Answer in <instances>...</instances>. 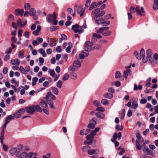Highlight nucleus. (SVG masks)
Segmentation results:
<instances>
[{"instance_id":"obj_1","label":"nucleus","mask_w":158,"mask_h":158,"mask_svg":"<svg viewBox=\"0 0 158 158\" xmlns=\"http://www.w3.org/2000/svg\"><path fill=\"white\" fill-rule=\"evenodd\" d=\"M74 10L77 11L78 14H81L80 15L81 17L83 15L85 9H83L82 6H78L77 5H76L74 6Z\"/></svg>"},{"instance_id":"obj_2","label":"nucleus","mask_w":158,"mask_h":158,"mask_svg":"<svg viewBox=\"0 0 158 158\" xmlns=\"http://www.w3.org/2000/svg\"><path fill=\"white\" fill-rule=\"evenodd\" d=\"M93 45V43L90 41H87L85 42V51H90L92 49V46Z\"/></svg>"},{"instance_id":"obj_3","label":"nucleus","mask_w":158,"mask_h":158,"mask_svg":"<svg viewBox=\"0 0 158 158\" xmlns=\"http://www.w3.org/2000/svg\"><path fill=\"white\" fill-rule=\"evenodd\" d=\"M28 153L27 154L26 152H23L21 154H19V153L17 152L16 154V156L21 158H28Z\"/></svg>"},{"instance_id":"obj_4","label":"nucleus","mask_w":158,"mask_h":158,"mask_svg":"<svg viewBox=\"0 0 158 158\" xmlns=\"http://www.w3.org/2000/svg\"><path fill=\"white\" fill-rule=\"evenodd\" d=\"M132 73V72L130 69H127L123 72V76L126 79L127 78L128 76L130 75Z\"/></svg>"},{"instance_id":"obj_5","label":"nucleus","mask_w":158,"mask_h":158,"mask_svg":"<svg viewBox=\"0 0 158 158\" xmlns=\"http://www.w3.org/2000/svg\"><path fill=\"white\" fill-rule=\"evenodd\" d=\"M50 97L51 99L55 100L56 99V98L55 96L51 92H48L47 95L46 96V97L44 98V99H47L48 98H48Z\"/></svg>"},{"instance_id":"obj_6","label":"nucleus","mask_w":158,"mask_h":158,"mask_svg":"<svg viewBox=\"0 0 158 158\" xmlns=\"http://www.w3.org/2000/svg\"><path fill=\"white\" fill-rule=\"evenodd\" d=\"M25 110L27 112L31 114H33L35 111L34 108L31 106L26 107L25 108Z\"/></svg>"},{"instance_id":"obj_7","label":"nucleus","mask_w":158,"mask_h":158,"mask_svg":"<svg viewBox=\"0 0 158 158\" xmlns=\"http://www.w3.org/2000/svg\"><path fill=\"white\" fill-rule=\"evenodd\" d=\"M44 99L46 100V102L50 106V108L54 109H55L54 106H53V102L51 99L48 98Z\"/></svg>"},{"instance_id":"obj_8","label":"nucleus","mask_w":158,"mask_h":158,"mask_svg":"<svg viewBox=\"0 0 158 158\" xmlns=\"http://www.w3.org/2000/svg\"><path fill=\"white\" fill-rule=\"evenodd\" d=\"M135 98H133L130 100V102L132 101V107L133 109H136L138 107V103L135 100Z\"/></svg>"},{"instance_id":"obj_9","label":"nucleus","mask_w":158,"mask_h":158,"mask_svg":"<svg viewBox=\"0 0 158 158\" xmlns=\"http://www.w3.org/2000/svg\"><path fill=\"white\" fill-rule=\"evenodd\" d=\"M10 64L13 65H15V64L19 65L20 64V61L19 60L17 59H16L15 60L12 59L11 60Z\"/></svg>"},{"instance_id":"obj_10","label":"nucleus","mask_w":158,"mask_h":158,"mask_svg":"<svg viewBox=\"0 0 158 158\" xmlns=\"http://www.w3.org/2000/svg\"><path fill=\"white\" fill-rule=\"evenodd\" d=\"M152 7L155 10H156L158 9V0H154Z\"/></svg>"},{"instance_id":"obj_11","label":"nucleus","mask_w":158,"mask_h":158,"mask_svg":"<svg viewBox=\"0 0 158 158\" xmlns=\"http://www.w3.org/2000/svg\"><path fill=\"white\" fill-rule=\"evenodd\" d=\"M48 42L49 43L50 45L51 46H55L56 43L55 42V39L54 38H50L48 40Z\"/></svg>"},{"instance_id":"obj_12","label":"nucleus","mask_w":158,"mask_h":158,"mask_svg":"<svg viewBox=\"0 0 158 158\" xmlns=\"http://www.w3.org/2000/svg\"><path fill=\"white\" fill-rule=\"evenodd\" d=\"M79 26L78 24H76L75 25H73L72 27V29L74 30L75 33L78 32L79 31Z\"/></svg>"},{"instance_id":"obj_13","label":"nucleus","mask_w":158,"mask_h":158,"mask_svg":"<svg viewBox=\"0 0 158 158\" xmlns=\"http://www.w3.org/2000/svg\"><path fill=\"white\" fill-rule=\"evenodd\" d=\"M57 16L56 15L55 12L53 13V22L52 24L54 25H56L57 24V21L56 20Z\"/></svg>"},{"instance_id":"obj_14","label":"nucleus","mask_w":158,"mask_h":158,"mask_svg":"<svg viewBox=\"0 0 158 158\" xmlns=\"http://www.w3.org/2000/svg\"><path fill=\"white\" fill-rule=\"evenodd\" d=\"M90 130L88 129L86 130H82L80 131V134L82 135H86L89 132Z\"/></svg>"},{"instance_id":"obj_15","label":"nucleus","mask_w":158,"mask_h":158,"mask_svg":"<svg viewBox=\"0 0 158 158\" xmlns=\"http://www.w3.org/2000/svg\"><path fill=\"white\" fill-rule=\"evenodd\" d=\"M37 153L35 152L33 153L31 152L28 153V158H36Z\"/></svg>"},{"instance_id":"obj_16","label":"nucleus","mask_w":158,"mask_h":158,"mask_svg":"<svg viewBox=\"0 0 158 158\" xmlns=\"http://www.w3.org/2000/svg\"><path fill=\"white\" fill-rule=\"evenodd\" d=\"M40 105L42 107L46 108L48 107L47 104L44 100H42L39 103Z\"/></svg>"},{"instance_id":"obj_17","label":"nucleus","mask_w":158,"mask_h":158,"mask_svg":"<svg viewBox=\"0 0 158 158\" xmlns=\"http://www.w3.org/2000/svg\"><path fill=\"white\" fill-rule=\"evenodd\" d=\"M97 151V153H98L99 152V151L98 149H96L95 150L94 149H91V150H89L87 151L89 155H93L95 153V152Z\"/></svg>"},{"instance_id":"obj_18","label":"nucleus","mask_w":158,"mask_h":158,"mask_svg":"<svg viewBox=\"0 0 158 158\" xmlns=\"http://www.w3.org/2000/svg\"><path fill=\"white\" fill-rule=\"evenodd\" d=\"M52 91V93L55 95H57L59 93V91L57 88L55 87H51Z\"/></svg>"},{"instance_id":"obj_19","label":"nucleus","mask_w":158,"mask_h":158,"mask_svg":"<svg viewBox=\"0 0 158 158\" xmlns=\"http://www.w3.org/2000/svg\"><path fill=\"white\" fill-rule=\"evenodd\" d=\"M95 115L96 117L100 118H103L105 116V114H104L100 112L96 113Z\"/></svg>"},{"instance_id":"obj_20","label":"nucleus","mask_w":158,"mask_h":158,"mask_svg":"<svg viewBox=\"0 0 158 158\" xmlns=\"http://www.w3.org/2000/svg\"><path fill=\"white\" fill-rule=\"evenodd\" d=\"M81 65V62L78 60L75 61L73 64V66L77 67H79Z\"/></svg>"},{"instance_id":"obj_21","label":"nucleus","mask_w":158,"mask_h":158,"mask_svg":"<svg viewBox=\"0 0 158 158\" xmlns=\"http://www.w3.org/2000/svg\"><path fill=\"white\" fill-rule=\"evenodd\" d=\"M53 14L52 15L50 14H48L46 17L47 21L49 23L51 22L53 20Z\"/></svg>"},{"instance_id":"obj_22","label":"nucleus","mask_w":158,"mask_h":158,"mask_svg":"<svg viewBox=\"0 0 158 158\" xmlns=\"http://www.w3.org/2000/svg\"><path fill=\"white\" fill-rule=\"evenodd\" d=\"M15 118V116H13L11 115H10L7 116L5 119V122H8V123H9L10 122V121L11 120Z\"/></svg>"},{"instance_id":"obj_23","label":"nucleus","mask_w":158,"mask_h":158,"mask_svg":"<svg viewBox=\"0 0 158 158\" xmlns=\"http://www.w3.org/2000/svg\"><path fill=\"white\" fill-rule=\"evenodd\" d=\"M143 151L144 152H147V154L148 155H151L153 154L152 151L148 148H144L143 149Z\"/></svg>"},{"instance_id":"obj_24","label":"nucleus","mask_w":158,"mask_h":158,"mask_svg":"<svg viewBox=\"0 0 158 158\" xmlns=\"http://www.w3.org/2000/svg\"><path fill=\"white\" fill-rule=\"evenodd\" d=\"M93 37L92 38V40L93 41H95L96 40L94 38L96 37L98 38H101L102 37V36L100 35H98L96 33H94L93 35Z\"/></svg>"},{"instance_id":"obj_25","label":"nucleus","mask_w":158,"mask_h":158,"mask_svg":"<svg viewBox=\"0 0 158 158\" xmlns=\"http://www.w3.org/2000/svg\"><path fill=\"white\" fill-rule=\"evenodd\" d=\"M35 10L33 8H31L30 10L29 14L30 16H33L35 15Z\"/></svg>"},{"instance_id":"obj_26","label":"nucleus","mask_w":158,"mask_h":158,"mask_svg":"<svg viewBox=\"0 0 158 158\" xmlns=\"http://www.w3.org/2000/svg\"><path fill=\"white\" fill-rule=\"evenodd\" d=\"M140 141L139 140H136V148L138 150H140L141 149V145L140 144Z\"/></svg>"},{"instance_id":"obj_27","label":"nucleus","mask_w":158,"mask_h":158,"mask_svg":"<svg viewBox=\"0 0 158 158\" xmlns=\"http://www.w3.org/2000/svg\"><path fill=\"white\" fill-rule=\"evenodd\" d=\"M105 20V19H104L101 18L98 19L96 20L95 23L98 25H99V24H101L103 22V21Z\"/></svg>"},{"instance_id":"obj_28","label":"nucleus","mask_w":158,"mask_h":158,"mask_svg":"<svg viewBox=\"0 0 158 158\" xmlns=\"http://www.w3.org/2000/svg\"><path fill=\"white\" fill-rule=\"evenodd\" d=\"M48 73L50 74V76L53 77H55V75H57L55 74L54 70H52L50 69H49Z\"/></svg>"},{"instance_id":"obj_29","label":"nucleus","mask_w":158,"mask_h":158,"mask_svg":"<svg viewBox=\"0 0 158 158\" xmlns=\"http://www.w3.org/2000/svg\"><path fill=\"white\" fill-rule=\"evenodd\" d=\"M17 151V149L15 148H12L10 150V154L13 156L14 155Z\"/></svg>"},{"instance_id":"obj_30","label":"nucleus","mask_w":158,"mask_h":158,"mask_svg":"<svg viewBox=\"0 0 158 158\" xmlns=\"http://www.w3.org/2000/svg\"><path fill=\"white\" fill-rule=\"evenodd\" d=\"M103 96L105 98L111 99L112 98L113 95L110 93H106L104 94Z\"/></svg>"},{"instance_id":"obj_31","label":"nucleus","mask_w":158,"mask_h":158,"mask_svg":"<svg viewBox=\"0 0 158 158\" xmlns=\"http://www.w3.org/2000/svg\"><path fill=\"white\" fill-rule=\"evenodd\" d=\"M94 118H93L90 121V123L93 125L92 127L91 128H94L96 124V122L94 120Z\"/></svg>"},{"instance_id":"obj_32","label":"nucleus","mask_w":158,"mask_h":158,"mask_svg":"<svg viewBox=\"0 0 158 158\" xmlns=\"http://www.w3.org/2000/svg\"><path fill=\"white\" fill-rule=\"evenodd\" d=\"M39 52L42 54L43 57H45L46 56V54L45 53V52L42 48L40 49L39 50Z\"/></svg>"},{"instance_id":"obj_33","label":"nucleus","mask_w":158,"mask_h":158,"mask_svg":"<svg viewBox=\"0 0 158 158\" xmlns=\"http://www.w3.org/2000/svg\"><path fill=\"white\" fill-rule=\"evenodd\" d=\"M152 51L151 49H148L147 52V55L148 58H150L152 56Z\"/></svg>"},{"instance_id":"obj_34","label":"nucleus","mask_w":158,"mask_h":158,"mask_svg":"<svg viewBox=\"0 0 158 158\" xmlns=\"http://www.w3.org/2000/svg\"><path fill=\"white\" fill-rule=\"evenodd\" d=\"M17 25L20 28H21L23 26V24L22 23V21L21 19H18L17 21Z\"/></svg>"},{"instance_id":"obj_35","label":"nucleus","mask_w":158,"mask_h":158,"mask_svg":"<svg viewBox=\"0 0 158 158\" xmlns=\"http://www.w3.org/2000/svg\"><path fill=\"white\" fill-rule=\"evenodd\" d=\"M24 52L21 51H19V52L18 56L22 59H23L24 57Z\"/></svg>"},{"instance_id":"obj_36","label":"nucleus","mask_w":158,"mask_h":158,"mask_svg":"<svg viewBox=\"0 0 158 158\" xmlns=\"http://www.w3.org/2000/svg\"><path fill=\"white\" fill-rule=\"evenodd\" d=\"M136 137L137 139V140L140 141V142H143V139L142 138V137L139 133L136 134Z\"/></svg>"},{"instance_id":"obj_37","label":"nucleus","mask_w":158,"mask_h":158,"mask_svg":"<svg viewBox=\"0 0 158 158\" xmlns=\"http://www.w3.org/2000/svg\"><path fill=\"white\" fill-rule=\"evenodd\" d=\"M134 54L138 60H140L141 59L142 56L140 55V54L139 55V54L136 51H135L134 52Z\"/></svg>"},{"instance_id":"obj_38","label":"nucleus","mask_w":158,"mask_h":158,"mask_svg":"<svg viewBox=\"0 0 158 158\" xmlns=\"http://www.w3.org/2000/svg\"><path fill=\"white\" fill-rule=\"evenodd\" d=\"M38 80V78L36 77H33L32 79V82L31 85L32 86H34L36 84V82Z\"/></svg>"},{"instance_id":"obj_39","label":"nucleus","mask_w":158,"mask_h":158,"mask_svg":"<svg viewBox=\"0 0 158 158\" xmlns=\"http://www.w3.org/2000/svg\"><path fill=\"white\" fill-rule=\"evenodd\" d=\"M113 139H111V140L113 142H114L117 139V133H115L113 136Z\"/></svg>"},{"instance_id":"obj_40","label":"nucleus","mask_w":158,"mask_h":158,"mask_svg":"<svg viewBox=\"0 0 158 158\" xmlns=\"http://www.w3.org/2000/svg\"><path fill=\"white\" fill-rule=\"evenodd\" d=\"M93 143V140H85L84 142V144L85 145L88 144L89 145H91Z\"/></svg>"},{"instance_id":"obj_41","label":"nucleus","mask_w":158,"mask_h":158,"mask_svg":"<svg viewBox=\"0 0 158 158\" xmlns=\"http://www.w3.org/2000/svg\"><path fill=\"white\" fill-rule=\"evenodd\" d=\"M22 10H24L23 9H16L15 11V14L17 15L18 16L19 15V14L21 13L22 12Z\"/></svg>"},{"instance_id":"obj_42","label":"nucleus","mask_w":158,"mask_h":158,"mask_svg":"<svg viewBox=\"0 0 158 158\" xmlns=\"http://www.w3.org/2000/svg\"><path fill=\"white\" fill-rule=\"evenodd\" d=\"M35 108L36 109V111L41 112L42 111V110L40 106L38 105H36L35 106Z\"/></svg>"},{"instance_id":"obj_43","label":"nucleus","mask_w":158,"mask_h":158,"mask_svg":"<svg viewBox=\"0 0 158 158\" xmlns=\"http://www.w3.org/2000/svg\"><path fill=\"white\" fill-rule=\"evenodd\" d=\"M62 85V83L61 80H59L57 82L56 84V86L59 88H60Z\"/></svg>"},{"instance_id":"obj_44","label":"nucleus","mask_w":158,"mask_h":158,"mask_svg":"<svg viewBox=\"0 0 158 158\" xmlns=\"http://www.w3.org/2000/svg\"><path fill=\"white\" fill-rule=\"evenodd\" d=\"M30 4L29 3H27L25 4L24 5L25 9L26 10L28 11L30 8Z\"/></svg>"},{"instance_id":"obj_45","label":"nucleus","mask_w":158,"mask_h":158,"mask_svg":"<svg viewBox=\"0 0 158 158\" xmlns=\"http://www.w3.org/2000/svg\"><path fill=\"white\" fill-rule=\"evenodd\" d=\"M59 28V27L57 26H52L50 27V30L51 31H54L56 30Z\"/></svg>"},{"instance_id":"obj_46","label":"nucleus","mask_w":158,"mask_h":158,"mask_svg":"<svg viewBox=\"0 0 158 158\" xmlns=\"http://www.w3.org/2000/svg\"><path fill=\"white\" fill-rule=\"evenodd\" d=\"M69 77V75L68 73L65 74L63 77L62 79L63 81H65L68 80Z\"/></svg>"},{"instance_id":"obj_47","label":"nucleus","mask_w":158,"mask_h":158,"mask_svg":"<svg viewBox=\"0 0 158 158\" xmlns=\"http://www.w3.org/2000/svg\"><path fill=\"white\" fill-rule=\"evenodd\" d=\"M19 70L20 72L23 74H26L27 73L25 69H24L23 67L21 66H20L19 68Z\"/></svg>"},{"instance_id":"obj_48","label":"nucleus","mask_w":158,"mask_h":158,"mask_svg":"<svg viewBox=\"0 0 158 158\" xmlns=\"http://www.w3.org/2000/svg\"><path fill=\"white\" fill-rule=\"evenodd\" d=\"M136 11L137 12V14L140 15V16H143V14L141 13V11L140 10L139 8L136 6Z\"/></svg>"},{"instance_id":"obj_49","label":"nucleus","mask_w":158,"mask_h":158,"mask_svg":"<svg viewBox=\"0 0 158 158\" xmlns=\"http://www.w3.org/2000/svg\"><path fill=\"white\" fill-rule=\"evenodd\" d=\"M96 110L97 111L103 112L105 111V109L102 107H98L96 108Z\"/></svg>"},{"instance_id":"obj_50","label":"nucleus","mask_w":158,"mask_h":158,"mask_svg":"<svg viewBox=\"0 0 158 158\" xmlns=\"http://www.w3.org/2000/svg\"><path fill=\"white\" fill-rule=\"evenodd\" d=\"M100 11V9L99 8H97L95 9L94 11H93L92 12V14H98Z\"/></svg>"},{"instance_id":"obj_51","label":"nucleus","mask_w":158,"mask_h":158,"mask_svg":"<svg viewBox=\"0 0 158 158\" xmlns=\"http://www.w3.org/2000/svg\"><path fill=\"white\" fill-rule=\"evenodd\" d=\"M125 115V109H123L122 111L121 114V118L122 119H124V117Z\"/></svg>"},{"instance_id":"obj_52","label":"nucleus","mask_w":158,"mask_h":158,"mask_svg":"<svg viewBox=\"0 0 158 158\" xmlns=\"http://www.w3.org/2000/svg\"><path fill=\"white\" fill-rule=\"evenodd\" d=\"M121 76V74L119 71H117L115 73V77L116 78H120Z\"/></svg>"},{"instance_id":"obj_53","label":"nucleus","mask_w":158,"mask_h":158,"mask_svg":"<svg viewBox=\"0 0 158 158\" xmlns=\"http://www.w3.org/2000/svg\"><path fill=\"white\" fill-rule=\"evenodd\" d=\"M96 2H94L91 4L90 7L89 8V10H90L93 8L95 7V6H96Z\"/></svg>"},{"instance_id":"obj_54","label":"nucleus","mask_w":158,"mask_h":158,"mask_svg":"<svg viewBox=\"0 0 158 158\" xmlns=\"http://www.w3.org/2000/svg\"><path fill=\"white\" fill-rule=\"evenodd\" d=\"M77 76V74L74 73H71L70 75L71 77L73 79H75L76 78Z\"/></svg>"},{"instance_id":"obj_55","label":"nucleus","mask_w":158,"mask_h":158,"mask_svg":"<svg viewBox=\"0 0 158 158\" xmlns=\"http://www.w3.org/2000/svg\"><path fill=\"white\" fill-rule=\"evenodd\" d=\"M11 40L12 43L15 44L16 42L17 39L16 37L14 36L11 38Z\"/></svg>"},{"instance_id":"obj_56","label":"nucleus","mask_w":158,"mask_h":158,"mask_svg":"<svg viewBox=\"0 0 158 158\" xmlns=\"http://www.w3.org/2000/svg\"><path fill=\"white\" fill-rule=\"evenodd\" d=\"M145 52L143 48H142L140 51V55L142 57L145 56Z\"/></svg>"},{"instance_id":"obj_57","label":"nucleus","mask_w":158,"mask_h":158,"mask_svg":"<svg viewBox=\"0 0 158 158\" xmlns=\"http://www.w3.org/2000/svg\"><path fill=\"white\" fill-rule=\"evenodd\" d=\"M93 104L94 106H98L100 105V104L99 102L97 100H94L93 102Z\"/></svg>"},{"instance_id":"obj_58","label":"nucleus","mask_w":158,"mask_h":158,"mask_svg":"<svg viewBox=\"0 0 158 158\" xmlns=\"http://www.w3.org/2000/svg\"><path fill=\"white\" fill-rule=\"evenodd\" d=\"M130 11L131 13H134L136 11V8L133 6H131L130 9Z\"/></svg>"},{"instance_id":"obj_59","label":"nucleus","mask_w":158,"mask_h":158,"mask_svg":"<svg viewBox=\"0 0 158 158\" xmlns=\"http://www.w3.org/2000/svg\"><path fill=\"white\" fill-rule=\"evenodd\" d=\"M13 116H15L16 118H19L21 116V114L20 113H19L18 111L15 114H14Z\"/></svg>"},{"instance_id":"obj_60","label":"nucleus","mask_w":158,"mask_h":158,"mask_svg":"<svg viewBox=\"0 0 158 158\" xmlns=\"http://www.w3.org/2000/svg\"><path fill=\"white\" fill-rule=\"evenodd\" d=\"M23 31L21 29H19L18 32V35L19 38H20L22 36Z\"/></svg>"},{"instance_id":"obj_61","label":"nucleus","mask_w":158,"mask_h":158,"mask_svg":"<svg viewBox=\"0 0 158 158\" xmlns=\"http://www.w3.org/2000/svg\"><path fill=\"white\" fill-rule=\"evenodd\" d=\"M110 22L109 21H106L105 22H102L101 23V24L103 25H108L110 24Z\"/></svg>"},{"instance_id":"obj_62","label":"nucleus","mask_w":158,"mask_h":158,"mask_svg":"<svg viewBox=\"0 0 158 158\" xmlns=\"http://www.w3.org/2000/svg\"><path fill=\"white\" fill-rule=\"evenodd\" d=\"M101 103L104 105H106L108 103V100L106 99H102L101 101Z\"/></svg>"},{"instance_id":"obj_63","label":"nucleus","mask_w":158,"mask_h":158,"mask_svg":"<svg viewBox=\"0 0 158 158\" xmlns=\"http://www.w3.org/2000/svg\"><path fill=\"white\" fill-rule=\"evenodd\" d=\"M111 32L110 31H108L105 32L103 33L102 34L103 35L107 36L110 35L111 34Z\"/></svg>"},{"instance_id":"obj_64","label":"nucleus","mask_w":158,"mask_h":158,"mask_svg":"<svg viewBox=\"0 0 158 158\" xmlns=\"http://www.w3.org/2000/svg\"><path fill=\"white\" fill-rule=\"evenodd\" d=\"M51 156V154L50 153H47L45 155H43L42 158H50Z\"/></svg>"}]
</instances>
